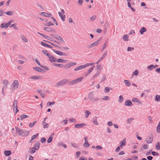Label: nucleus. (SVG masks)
Here are the masks:
<instances>
[{"instance_id": "obj_1", "label": "nucleus", "mask_w": 160, "mask_h": 160, "mask_svg": "<svg viewBox=\"0 0 160 160\" xmlns=\"http://www.w3.org/2000/svg\"><path fill=\"white\" fill-rule=\"evenodd\" d=\"M16 132L19 136L21 137H27L29 133V131L21 129L18 127H16Z\"/></svg>"}, {"instance_id": "obj_2", "label": "nucleus", "mask_w": 160, "mask_h": 160, "mask_svg": "<svg viewBox=\"0 0 160 160\" xmlns=\"http://www.w3.org/2000/svg\"><path fill=\"white\" fill-rule=\"evenodd\" d=\"M39 143L38 142H36L34 144V147H32L29 149V152L32 154L35 152L36 150H38L39 147Z\"/></svg>"}, {"instance_id": "obj_3", "label": "nucleus", "mask_w": 160, "mask_h": 160, "mask_svg": "<svg viewBox=\"0 0 160 160\" xmlns=\"http://www.w3.org/2000/svg\"><path fill=\"white\" fill-rule=\"evenodd\" d=\"M17 102L18 100L17 99H15L13 104L12 108L14 111H15V114H16L19 111L17 108Z\"/></svg>"}, {"instance_id": "obj_4", "label": "nucleus", "mask_w": 160, "mask_h": 160, "mask_svg": "<svg viewBox=\"0 0 160 160\" xmlns=\"http://www.w3.org/2000/svg\"><path fill=\"white\" fill-rule=\"evenodd\" d=\"M77 63L76 62H69L66 64L63 65V67L65 69H67L70 68L71 66L75 65Z\"/></svg>"}, {"instance_id": "obj_5", "label": "nucleus", "mask_w": 160, "mask_h": 160, "mask_svg": "<svg viewBox=\"0 0 160 160\" xmlns=\"http://www.w3.org/2000/svg\"><path fill=\"white\" fill-rule=\"evenodd\" d=\"M68 82V80L66 79H63L58 82L56 85V87H58Z\"/></svg>"}, {"instance_id": "obj_6", "label": "nucleus", "mask_w": 160, "mask_h": 160, "mask_svg": "<svg viewBox=\"0 0 160 160\" xmlns=\"http://www.w3.org/2000/svg\"><path fill=\"white\" fill-rule=\"evenodd\" d=\"M19 83L18 81L17 80H14L12 84V86L14 90L17 89L19 86Z\"/></svg>"}, {"instance_id": "obj_7", "label": "nucleus", "mask_w": 160, "mask_h": 160, "mask_svg": "<svg viewBox=\"0 0 160 160\" xmlns=\"http://www.w3.org/2000/svg\"><path fill=\"white\" fill-rule=\"evenodd\" d=\"M48 57L49 58V60L51 62H56V58L50 54H48Z\"/></svg>"}, {"instance_id": "obj_8", "label": "nucleus", "mask_w": 160, "mask_h": 160, "mask_svg": "<svg viewBox=\"0 0 160 160\" xmlns=\"http://www.w3.org/2000/svg\"><path fill=\"white\" fill-rule=\"evenodd\" d=\"M52 51L58 54L59 55L62 56H65L66 54L64 52H62L61 51L56 50L54 49H52Z\"/></svg>"}, {"instance_id": "obj_9", "label": "nucleus", "mask_w": 160, "mask_h": 160, "mask_svg": "<svg viewBox=\"0 0 160 160\" xmlns=\"http://www.w3.org/2000/svg\"><path fill=\"white\" fill-rule=\"evenodd\" d=\"M153 137L152 136L148 137L146 139V141L147 143L150 144L153 141Z\"/></svg>"}, {"instance_id": "obj_10", "label": "nucleus", "mask_w": 160, "mask_h": 160, "mask_svg": "<svg viewBox=\"0 0 160 160\" xmlns=\"http://www.w3.org/2000/svg\"><path fill=\"white\" fill-rule=\"evenodd\" d=\"M86 124L84 123H78L74 125V127L75 128H82L84 126H85Z\"/></svg>"}, {"instance_id": "obj_11", "label": "nucleus", "mask_w": 160, "mask_h": 160, "mask_svg": "<svg viewBox=\"0 0 160 160\" xmlns=\"http://www.w3.org/2000/svg\"><path fill=\"white\" fill-rule=\"evenodd\" d=\"M85 68H86L85 65H81L75 68L74 69V71H77Z\"/></svg>"}, {"instance_id": "obj_12", "label": "nucleus", "mask_w": 160, "mask_h": 160, "mask_svg": "<svg viewBox=\"0 0 160 160\" xmlns=\"http://www.w3.org/2000/svg\"><path fill=\"white\" fill-rule=\"evenodd\" d=\"M38 33L41 36L44 37V38H46L48 40H49L51 41H52V38L51 37H50L43 34H42V33H41L40 32H38Z\"/></svg>"}, {"instance_id": "obj_13", "label": "nucleus", "mask_w": 160, "mask_h": 160, "mask_svg": "<svg viewBox=\"0 0 160 160\" xmlns=\"http://www.w3.org/2000/svg\"><path fill=\"white\" fill-rule=\"evenodd\" d=\"M94 66H93L89 68V69L88 70L87 72H85V76L86 77L88 76L90 73L92 72L93 70L94 69Z\"/></svg>"}, {"instance_id": "obj_14", "label": "nucleus", "mask_w": 160, "mask_h": 160, "mask_svg": "<svg viewBox=\"0 0 160 160\" xmlns=\"http://www.w3.org/2000/svg\"><path fill=\"white\" fill-rule=\"evenodd\" d=\"M124 105L128 106H132L133 105V104L131 101L128 100L125 101Z\"/></svg>"}, {"instance_id": "obj_15", "label": "nucleus", "mask_w": 160, "mask_h": 160, "mask_svg": "<svg viewBox=\"0 0 160 160\" xmlns=\"http://www.w3.org/2000/svg\"><path fill=\"white\" fill-rule=\"evenodd\" d=\"M39 14L41 15H43L47 17H49L51 16V14L50 13H47L45 12H40L39 13Z\"/></svg>"}, {"instance_id": "obj_16", "label": "nucleus", "mask_w": 160, "mask_h": 160, "mask_svg": "<svg viewBox=\"0 0 160 160\" xmlns=\"http://www.w3.org/2000/svg\"><path fill=\"white\" fill-rule=\"evenodd\" d=\"M88 98L90 100H92L94 98V96L93 92H91L89 93L88 96Z\"/></svg>"}, {"instance_id": "obj_17", "label": "nucleus", "mask_w": 160, "mask_h": 160, "mask_svg": "<svg viewBox=\"0 0 160 160\" xmlns=\"http://www.w3.org/2000/svg\"><path fill=\"white\" fill-rule=\"evenodd\" d=\"M98 44V42L95 41L91 44L88 45L87 48H91L97 45Z\"/></svg>"}, {"instance_id": "obj_18", "label": "nucleus", "mask_w": 160, "mask_h": 160, "mask_svg": "<svg viewBox=\"0 0 160 160\" xmlns=\"http://www.w3.org/2000/svg\"><path fill=\"white\" fill-rule=\"evenodd\" d=\"M33 69L37 72H44V70L38 67H33Z\"/></svg>"}, {"instance_id": "obj_19", "label": "nucleus", "mask_w": 160, "mask_h": 160, "mask_svg": "<svg viewBox=\"0 0 160 160\" xmlns=\"http://www.w3.org/2000/svg\"><path fill=\"white\" fill-rule=\"evenodd\" d=\"M92 122L94 124V125H98V123L97 122V117L95 116L92 119Z\"/></svg>"}, {"instance_id": "obj_20", "label": "nucleus", "mask_w": 160, "mask_h": 160, "mask_svg": "<svg viewBox=\"0 0 160 160\" xmlns=\"http://www.w3.org/2000/svg\"><path fill=\"white\" fill-rule=\"evenodd\" d=\"M101 71H97L96 73L94 74L93 76L92 77L91 80H93L95 79L101 73Z\"/></svg>"}, {"instance_id": "obj_21", "label": "nucleus", "mask_w": 160, "mask_h": 160, "mask_svg": "<svg viewBox=\"0 0 160 160\" xmlns=\"http://www.w3.org/2000/svg\"><path fill=\"white\" fill-rule=\"evenodd\" d=\"M9 25L7 23H3L1 25V28H4L5 29H7L8 28Z\"/></svg>"}, {"instance_id": "obj_22", "label": "nucleus", "mask_w": 160, "mask_h": 160, "mask_svg": "<svg viewBox=\"0 0 160 160\" xmlns=\"http://www.w3.org/2000/svg\"><path fill=\"white\" fill-rule=\"evenodd\" d=\"M29 78L34 80H37L41 79V77L38 76H35L29 77Z\"/></svg>"}, {"instance_id": "obj_23", "label": "nucleus", "mask_w": 160, "mask_h": 160, "mask_svg": "<svg viewBox=\"0 0 160 160\" xmlns=\"http://www.w3.org/2000/svg\"><path fill=\"white\" fill-rule=\"evenodd\" d=\"M108 53L107 51H105L103 54V55L102 56V57L99 58V61H102L107 56V54Z\"/></svg>"}, {"instance_id": "obj_24", "label": "nucleus", "mask_w": 160, "mask_h": 160, "mask_svg": "<svg viewBox=\"0 0 160 160\" xmlns=\"http://www.w3.org/2000/svg\"><path fill=\"white\" fill-rule=\"evenodd\" d=\"M68 61L67 60H63L62 59L59 58V59H56V62H58L60 63H63V62H66Z\"/></svg>"}, {"instance_id": "obj_25", "label": "nucleus", "mask_w": 160, "mask_h": 160, "mask_svg": "<svg viewBox=\"0 0 160 160\" xmlns=\"http://www.w3.org/2000/svg\"><path fill=\"white\" fill-rule=\"evenodd\" d=\"M41 44L42 46H43L49 48H52V47L51 46L48 44L46 43H44L43 42H41Z\"/></svg>"}, {"instance_id": "obj_26", "label": "nucleus", "mask_w": 160, "mask_h": 160, "mask_svg": "<svg viewBox=\"0 0 160 160\" xmlns=\"http://www.w3.org/2000/svg\"><path fill=\"white\" fill-rule=\"evenodd\" d=\"M126 138H124L122 141L120 142V147H122L123 146H125L126 145Z\"/></svg>"}, {"instance_id": "obj_27", "label": "nucleus", "mask_w": 160, "mask_h": 160, "mask_svg": "<svg viewBox=\"0 0 160 160\" xmlns=\"http://www.w3.org/2000/svg\"><path fill=\"white\" fill-rule=\"evenodd\" d=\"M43 30L48 32H51L53 31V29L47 27H44L43 28Z\"/></svg>"}, {"instance_id": "obj_28", "label": "nucleus", "mask_w": 160, "mask_h": 160, "mask_svg": "<svg viewBox=\"0 0 160 160\" xmlns=\"http://www.w3.org/2000/svg\"><path fill=\"white\" fill-rule=\"evenodd\" d=\"M147 31L146 28L145 27L142 28L140 30V33L141 34H143V33Z\"/></svg>"}, {"instance_id": "obj_29", "label": "nucleus", "mask_w": 160, "mask_h": 160, "mask_svg": "<svg viewBox=\"0 0 160 160\" xmlns=\"http://www.w3.org/2000/svg\"><path fill=\"white\" fill-rule=\"evenodd\" d=\"M132 101L133 102H136L138 103L139 104H141V102L140 101L138 98H134L132 99Z\"/></svg>"}, {"instance_id": "obj_30", "label": "nucleus", "mask_w": 160, "mask_h": 160, "mask_svg": "<svg viewBox=\"0 0 160 160\" xmlns=\"http://www.w3.org/2000/svg\"><path fill=\"white\" fill-rule=\"evenodd\" d=\"M5 155L6 156H9L12 153V152L10 150H6L4 152Z\"/></svg>"}, {"instance_id": "obj_31", "label": "nucleus", "mask_w": 160, "mask_h": 160, "mask_svg": "<svg viewBox=\"0 0 160 160\" xmlns=\"http://www.w3.org/2000/svg\"><path fill=\"white\" fill-rule=\"evenodd\" d=\"M28 117H29L28 116L23 114L20 116V119L21 120H22L23 119Z\"/></svg>"}, {"instance_id": "obj_32", "label": "nucleus", "mask_w": 160, "mask_h": 160, "mask_svg": "<svg viewBox=\"0 0 160 160\" xmlns=\"http://www.w3.org/2000/svg\"><path fill=\"white\" fill-rule=\"evenodd\" d=\"M107 43H108V42L107 41H105V42H104V43L101 49V52H103L104 50V49H105V48H106Z\"/></svg>"}, {"instance_id": "obj_33", "label": "nucleus", "mask_w": 160, "mask_h": 160, "mask_svg": "<svg viewBox=\"0 0 160 160\" xmlns=\"http://www.w3.org/2000/svg\"><path fill=\"white\" fill-rule=\"evenodd\" d=\"M21 39L24 42H28V40L26 38L25 36L23 35H21Z\"/></svg>"}, {"instance_id": "obj_34", "label": "nucleus", "mask_w": 160, "mask_h": 160, "mask_svg": "<svg viewBox=\"0 0 160 160\" xmlns=\"http://www.w3.org/2000/svg\"><path fill=\"white\" fill-rule=\"evenodd\" d=\"M155 148L157 150H160V142H158L155 145Z\"/></svg>"}, {"instance_id": "obj_35", "label": "nucleus", "mask_w": 160, "mask_h": 160, "mask_svg": "<svg viewBox=\"0 0 160 160\" xmlns=\"http://www.w3.org/2000/svg\"><path fill=\"white\" fill-rule=\"evenodd\" d=\"M124 82L127 86H129L131 84V82L128 80H124Z\"/></svg>"}, {"instance_id": "obj_36", "label": "nucleus", "mask_w": 160, "mask_h": 160, "mask_svg": "<svg viewBox=\"0 0 160 160\" xmlns=\"http://www.w3.org/2000/svg\"><path fill=\"white\" fill-rule=\"evenodd\" d=\"M43 41L46 42H48V43H49L51 44V45L55 47H56V48H60V47L58 46H57V45H55L54 43H53L51 42H50L48 41H47L44 40H43Z\"/></svg>"}, {"instance_id": "obj_37", "label": "nucleus", "mask_w": 160, "mask_h": 160, "mask_svg": "<svg viewBox=\"0 0 160 160\" xmlns=\"http://www.w3.org/2000/svg\"><path fill=\"white\" fill-rule=\"evenodd\" d=\"M157 132L158 133H160V121L159 122L157 128Z\"/></svg>"}, {"instance_id": "obj_38", "label": "nucleus", "mask_w": 160, "mask_h": 160, "mask_svg": "<svg viewBox=\"0 0 160 160\" xmlns=\"http://www.w3.org/2000/svg\"><path fill=\"white\" fill-rule=\"evenodd\" d=\"M3 84L4 85V88H6L7 85L8 84V81L7 80H5L3 81Z\"/></svg>"}, {"instance_id": "obj_39", "label": "nucleus", "mask_w": 160, "mask_h": 160, "mask_svg": "<svg viewBox=\"0 0 160 160\" xmlns=\"http://www.w3.org/2000/svg\"><path fill=\"white\" fill-rule=\"evenodd\" d=\"M51 36L52 37H53L55 39L57 40H58L59 37H60V36L54 34H51Z\"/></svg>"}, {"instance_id": "obj_40", "label": "nucleus", "mask_w": 160, "mask_h": 160, "mask_svg": "<svg viewBox=\"0 0 160 160\" xmlns=\"http://www.w3.org/2000/svg\"><path fill=\"white\" fill-rule=\"evenodd\" d=\"M153 65L151 64L147 67V68L150 71H152L154 69L153 68Z\"/></svg>"}, {"instance_id": "obj_41", "label": "nucleus", "mask_w": 160, "mask_h": 160, "mask_svg": "<svg viewBox=\"0 0 160 160\" xmlns=\"http://www.w3.org/2000/svg\"><path fill=\"white\" fill-rule=\"evenodd\" d=\"M60 49L63 50H69V48L68 47H61L60 48H59Z\"/></svg>"}, {"instance_id": "obj_42", "label": "nucleus", "mask_w": 160, "mask_h": 160, "mask_svg": "<svg viewBox=\"0 0 160 160\" xmlns=\"http://www.w3.org/2000/svg\"><path fill=\"white\" fill-rule=\"evenodd\" d=\"M5 14L11 16L14 14V12L12 11H9L6 12Z\"/></svg>"}, {"instance_id": "obj_43", "label": "nucleus", "mask_w": 160, "mask_h": 160, "mask_svg": "<svg viewBox=\"0 0 160 160\" xmlns=\"http://www.w3.org/2000/svg\"><path fill=\"white\" fill-rule=\"evenodd\" d=\"M155 100L156 102H159L160 101V96L159 95H156L155 97Z\"/></svg>"}, {"instance_id": "obj_44", "label": "nucleus", "mask_w": 160, "mask_h": 160, "mask_svg": "<svg viewBox=\"0 0 160 160\" xmlns=\"http://www.w3.org/2000/svg\"><path fill=\"white\" fill-rule=\"evenodd\" d=\"M77 83V81L76 80V79H75V80H73L72 81H71L69 82V84L70 85H72L73 84H75Z\"/></svg>"}, {"instance_id": "obj_45", "label": "nucleus", "mask_w": 160, "mask_h": 160, "mask_svg": "<svg viewBox=\"0 0 160 160\" xmlns=\"http://www.w3.org/2000/svg\"><path fill=\"white\" fill-rule=\"evenodd\" d=\"M85 117L88 118V116L89 114H91V112L88 110H86L85 112Z\"/></svg>"}, {"instance_id": "obj_46", "label": "nucleus", "mask_w": 160, "mask_h": 160, "mask_svg": "<svg viewBox=\"0 0 160 160\" xmlns=\"http://www.w3.org/2000/svg\"><path fill=\"white\" fill-rule=\"evenodd\" d=\"M124 99L122 95H120L119 96L118 102L120 103L122 102L123 101Z\"/></svg>"}, {"instance_id": "obj_47", "label": "nucleus", "mask_w": 160, "mask_h": 160, "mask_svg": "<svg viewBox=\"0 0 160 160\" xmlns=\"http://www.w3.org/2000/svg\"><path fill=\"white\" fill-rule=\"evenodd\" d=\"M53 137L52 136H50L47 140V142L48 143H51L52 141Z\"/></svg>"}, {"instance_id": "obj_48", "label": "nucleus", "mask_w": 160, "mask_h": 160, "mask_svg": "<svg viewBox=\"0 0 160 160\" xmlns=\"http://www.w3.org/2000/svg\"><path fill=\"white\" fill-rule=\"evenodd\" d=\"M133 120V118H128L127 120V123L130 124L132 120Z\"/></svg>"}, {"instance_id": "obj_49", "label": "nucleus", "mask_w": 160, "mask_h": 160, "mask_svg": "<svg viewBox=\"0 0 160 160\" xmlns=\"http://www.w3.org/2000/svg\"><path fill=\"white\" fill-rule=\"evenodd\" d=\"M152 154L154 156H159V154L158 152L155 151L152 152Z\"/></svg>"}, {"instance_id": "obj_50", "label": "nucleus", "mask_w": 160, "mask_h": 160, "mask_svg": "<svg viewBox=\"0 0 160 160\" xmlns=\"http://www.w3.org/2000/svg\"><path fill=\"white\" fill-rule=\"evenodd\" d=\"M102 68V67L100 65H99L97 66V68L96 69V70L97 71H101V70Z\"/></svg>"}, {"instance_id": "obj_51", "label": "nucleus", "mask_w": 160, "mask_h": 160, "mask_svg": "<svg viewBox=\"0 0 160 160\" xmlns=\"http://www.w3.org/2000/svg\"><path fill=\"white\" fill-rule=\"evenodd\" d=\"M45 25L47 26H50L53 25V24L52 22H49L45 24Z\"/></svg>"}, {"instance_id": "obj_52", "label": "nucleus", "mask_w": 160, "mask_h": 160, "mask_svg": "<svg viewBox=\"0 0 160 160\" xmlns=\"http://www.w3.org/2000/svg\"><path fill=\"white\" fill-rule=\"evenodd\" d=\"M90 146V144L88 142H85L83 144V146L85 148H88Z\"/></svg>"}, {"instance_id": "obj_53", "label": "nucleus", "mask_w": 160, "mask_h": 160, "mask_svg": "<svg viewBox=\"0 0 160 160\" xmlns=\"http://www.w3.org/2000/svg\"><path fill=\"white\" fill-rule=\"evenodd\" d=\"M10 28H12V27H13L15 29V30H18V28L17 27L16 25H15V24H11L10 26Z\"/></svg>"}, {"instance_id": "obj_54", "label": "nucleus", "mask_w": 160, "mask_h": 160, "mask_svg": "<svg viewBox=\"0 0 160 160\" xmlns=\"http://www.w3.org/2000/svg\"><path fill=\"white\" fill-rule=\"evenodd\" d=\"M138 75V71L137 70H135L134 72H133L132 73V76H137Z\"/></svg>"}, {"instance_id": "obj_55", "label": "nucleus", "mask_w": 160, "mask_h": 160, "mask_svg": "<svg viewBox=\"0 0 160 160\" xmlns=\"http://www.w3.org/2000/svg\"><path fill=\"white\" fill-rule=\"evenodd\" d=\"M54 66L57 67H63V64H58V63H54L53 64Z\"/></svg>"}, {"instance_id": "obj_56", "label": "nucleus", "mask_w": 160, "mask_h": 160, "mask_svg": "<svg viewBox=\"0 0 160 160\" xmlns=\"http://www.w3.org/2000/svg\"><path fill=\"white\" fill-rule=\"evenodd\" d=\"M128 36L127 35H125L124 36L123 39L124 41H128Z\"/></svg>"}, {"instance_id": "obj_57", "label": "nucleus", "mask_w": 160, "mask_h": 160, "mask_svg": "<svg viewBox=\"0 0 160 160\" xmlns=\"http://www.w3.org/2000/svg\"><path fill=\"white\" fill-rule=\"evenodd\" d=\"M43 126V128H48L49 127V125L48 123H47L45 122V123L44 124H42Z\"/></svg>"}, {"instance_id": "obj_58", "label": "nucleus", "mask_w": 160, "mask_h": 160, "mask_svg": "<svg viewBox=\"0 0 160 160\" xmlns=\"http://www.w3.org/2000/svg\"><path fill=\"white\" fill-rule=\"evenodd\" d=\"M110 92V89L109 87H107L105 88L104 92L105 93H108Z\"/></svg>"}, {"instance_id": "obj_59", "label": "nucleus", "mask_w": 160, "mask_h": 160, "mask_svg": "<svg viewBox=\"0 0 160 160\" xmlns=\"http://www.w3.org/2000/svg\"><path fill=\"white\" fill-rule=\"evenodd\" d=\"M83 78L82 77H81L78 78L77 79H76V80L77 81V82L78 83V82H81Z\"/></svg>"}, {"instance_id": "obj_60", "label": "nucleus", "mask_w": 160, "mask_h": 160, "mask_svg": "<svg viewBox=\"0 0 160 160\" xmlns=\"http://www.w3.org/2000/svg\"><path fill=\"white\" fill-rule=\"evenodd\" d=\"M99 100V98L97 97L94 98L93 99L91 100L92 102H97Z\"/></svg>"}, {"instance_id": "obj_61", "label": "nucleus", "mask_w": 160, "mask_h": 160, "mask_svg": "<svg viewBox=\"0 0 160 160\" xmlns=\"http://www.w3.org/2000/svg\"><path fill=\"white\" fill-rule=\"evenodd\" d=\"M38 135H39L38 133H37L36 134V135H33L31 138V139H32V140H33L36 138V137L38 136Z\"/></svg>"}, {"instance_id": "obj_62", "label": "nucleus", "mask_w": 160, "mask_h": 160, "mask_svg": "<svg viewBox=\"0 0 160 160\" xmlns=\"http://www.w3.org/2000/svg\"><path fill=\"white\" fill-rule=\"evenodd\" d=\"M55 103L54 101L52 102H48L47 104V105L51 106L52 105L54 104Z\"/></svg>"}, {"instance_id": "obj_63", "label": "nucleus", "mask_w": 160, "mask_h": 160, "mask_svg": "<svg viewBox=\"0 0 160 160\" xmlns=\"http://www.w3.org/2000/svg\"><path fill=\"white\" fill-rule=\"evenodd\" d=\"M134 49L133 47H128L127 48V50L128 51H131Z\"/></svg>"}, {"instance_id": "obj_64", "label": "nucleus", "mask_w": 160, "mask_h": 160, "mask_svg": "<svg viewBox=\"0 0 160 160\" xmlns=\"http://www.w3.org/2000/svg\"><path fill=\"white\" fill-rule=\"evenodd\" d=\"M96 18V16L94 15L90 18V20L92 21H93Z\"/></svg>"}]
</instances>
